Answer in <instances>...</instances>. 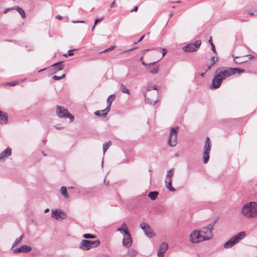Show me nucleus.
I'll return each instance as SVG.
<instances>
[{"label":"nucleus","instance_id":"obj_1","mask_svg":"<svg viewBox=\"0 0 257 257\" xmlns=\"http://www.w3.org/2000/svg\"><path fill=\"white\" fill-rule=\"evenodd\" d=\"M241 214L247 218L257 216V203L255 202H247L244 204L241 209Z\"/></svg>","mask_w":257,"mask_h":257},{"label":"nucleus","instance_id":"obj_2","mask_svg":"<svg viewBox=\"0 0 257 257\" xmlns=\"http://www.w3.org/2000/svg\"><path fill=\"white\" fill-rule=\"evenodd\" d=\"M217 70V72L221 75L223 80L230 77L232 75L235 74L236 72L240 74L244 72V69L238 68L221 67L218 68Z\"/></svg>","mask_w":257,"mask_h":257},{"label":"nucleus","instance_id":"obj_3","mask_svg":"<svg viewBox=\"0 0 257 257\" xmlns=\"http://www.w3.org/2000/svg\"><path fill=\"white\" fill-rule=\"evenodd\" d=\"M245 236V233L244 231L240 232L226 242L224 244L223 247L225 248H230L244 238Z\"/></svg>","mask_w":257,"mask_h":257},{"label":"nucleus","instance_id":"obj_4","mask_svg":"<svg viewBox=\"0 0 257 257\" xmlns=\"http://www.w3.org/2000/svg\"><path fill=\"white\" fill-rule=\"evenodd\" d=\"M178 131V126L172 127L170 129L168 140V144L170 147H175L177 145Z\"/></svg>","mask_w":257,"mask_h":257},{"label":"nucleus","instance_id":"obj_5","mask_svg":"<svg viewBox=\"0 0 257 257\" xmlns=\"http://www.w3.org/2000/svg\"><path fill=\"white\" fill-rule=\"evenodd\" d=\"M56 114L60 118H69L70 121H73L74 120V117L71 114L67 109H65L64 107L57 105L56 106Z\"/></svg>","mask_w":257,"mask_h":257},{"label":"nucleus","instance_id":"obj_6","mask_svg":"<svg viewBox=\"0 0 257 257\" xmlns=\"http://www.w3.org/2000/svg\"><path fill=\"white\" fill-rule=\"evenodd\" d=\"M215 222L208 224L207 226L203 227L200 231L202 236L204 237V240H207L212 237V230L214 226Z\"/></svg>","mask_w":257,"mask_h":257},{"label":"nucleus","instance_id":"obj_7","mask_svg":"<svg viewBox=\"0 0 257 257\" xmlns=\"http://www.w3.org/2000/svg\"><path fill=\"white\" fill-rule=\"evenodd\" d=\"M211 150V141L209 137H207L205 141L204 151H203V159L204 163L206 164L209 159V154Z\"/></svg>","mask_w":257,"mask_h":257},{"label":"nucleus","instance_id":"obj_8","mask_svg":"<svg viewBox=\"0 0 257 257\" xmlns=\"http://www.w3.org/2000/svg\"><path fill=\"white\" fill-rule=\"evenodd\" d=\"M215 73L216 74L214 75L212 79L211 84L210 86L211 89H217L219 88L222 82V77H221L220 73L217 72V70H216Z\"/></svg>","mask_w":257,"mask_h":257},{"label":"nucleus","instance_id":"obj_9","mask_svg":"<svg viewBox=\"0 0 257 257\" xmlns=\"http://www.w3.org/2000/svg\"><path fill=\"white\" fill-rule=\"evenodd\" d=\"M199 230H195L190 235V241L193 243L205 240Z\"/></svg>","mask_w":257,"mask_h":257},{"label":"nucleus","instance_id":"obj_10","mask_svg":"<svg viewBox=\"0 0 257 257\" xmlns=\"http://www.w3.org/2000/svg\"><path fill=\"white\" fill-rule=\"evenodd\" d=\"M201 44V40H196L194 43L187 44L183 48L185 52H192L196 51Z\"/></svg>","mask_w":257,"mask_h":257},{"label":"nucleus","instance_id":"obj_11","mask_svg":"<svg viewBox=\"0 0 257 257\" xmlns=\"http://www.w3.org/2000/svg\"><path fill=\"white\" fill-rule=\"evenodd\" d=\"M51 217L57 220H60V219H65L67 215L62 210L56 209L52 210Z\"/></svg>","mask_w":257,"mask_h":257},{"label":"nucleus","instance_id":"obj_12","mask_svg":"<svg viewBox=\"0 0 257 257\" xmlns=\"http://www.w3.org/2000/svg\"><path fill=\"white\" fill-rule=\"evenodd\" d=\"M122 244L126 248H129L132 245V239L130 232L127 234H123Z\"/></svg>","mask_w":257,"mask_h":257},{"label":"nucleus","instance_id":"obj_13","mask_svg":"<svg viewBox=\"0 0 257 257\" xmlns=\"http://www.w3.org/2000/svg\"><path fill=\"white\" fill-rule=\"evenodd\" d=\"M32 248L31 246L27 245H23L18 248L14 249L13 250V252L14 253H18L20 252L26 253L30 252Z\"/></svg>","mask_w":257,"mask_h":257},{"label":"nucleus","instance_id":"obj_14","mask_svg":"<svg viewBox=\"0 0 257 257\" xmlns=\"http://www.w3.org/2000/svg\"><path fill=\"white\" fill-rule=\"evenodd\" d=\"M12 154V150L8 148L3 151L0 154V162H4L6 158L10 156Z\"/></svg>","mask_w":257,"mask_h":257},{"label":"nucleus","instance_id":"obj_15","mask_svg":"<svg viewBox=\"0 0 257 257\" xmlns=\"http://www.w3.org/2000/svg\"><path fill=\"white\" fill-rule=\"evenodd\" d=\"M54 69L53 73H56L57 71L62 70L64 68V64L63 62H59L53 64L51 66Z\"/></svg>","mask_w":257,"mask_h":257},{"label":"nucleus","instance_id":"obj_16","mask_svg":"<svg viewBox=\"0 0 257 257\" xmlns=\"http://www.w3.org/2000/svg\"><path fill=\"white\" fill-rule=\"evenodd\" d=\"M79 247L82 250H87L90 249L88 240L83 239L79 243Z\"/></svg>","mask_w":257,"mask_h":257},{"label":"nucleus","instance_id":"obj_17","mask_svg":"<svg viewBox=\"0 0 257 257\" xmlns=\"http://www.w3.org/2000/svg\"><path fill=\"white\" fill-rule=\"evenodd\" d=\"M8 121V115L6 113L0 110V123L6 124Z\"/></svg>","mask_w":257,"mask_h":257},{"label":"nucleus","instance_id":"obj_18","mask_svg":"<svg viewBox=\"0 0 257 257\" xmlns=\"http://www.w3.org/2000/svg\"><path fill=\"white\" fill-rule=\"evenodd\" d=\"M145 234L149 238L153 237L155 236V234L153 229L149 225H147V229L144 231Z\"/></svg>","mask_w":257,"mask_h":257},{"label":"nucleus","instance_id":"obj_19","mask_svg":"<svg viewBox=\"0 0 257 257\" xmlns=\"http://www.w3.org/2000/svg\"><path fill=\"white\" fill-rule=\"evenodd\" d=\"M165 183H166V188L168 190H169L170 191L175 192L176 191V189L174 187H172L171 179L166 180Z\"/></svg>","mask_w":257,"mask_h":257},{"label":"nucleus","instance_id":"obj_20","mask_svg":"<svg viewBox=\"0 0 257 257\" xmlns=\"http://www.w3.org/2000/svg\"><path fill=\"white\" fill-rule=\"evenodd\" d=\"M137 254V251L134 249H131L128 250L127 253L123 255V257H136Z\"/></svg>","mask_w":257,"mask_h":257},{"label":"nucleus","instance_id":"obj_21","mask_svg":"<svg viewBox=\"0 0 257 257\" xmlns=\"http://www.w3.org/2000/svg\"><path fill=\"white\" fill-rule=\"evenodd\" d=\"M88 243L89 244L90 248L98 246L100 244V241L99 240L94 241L88 240Z\"/></svg>","mask_w":257,"mask_h":257},{"label":"nucleus","instance_id":"obj_22","mask_svg":"<svg viewBox=\"0 0 257 257\" xmlns=\"http://www.w3.org/2000/svg\"><path fill=\"white\" fill-rule=\"evenodd\" d=\"M168 244L166 242H163L160 245V246L159 247V249L158 250V251H161L163 253H165L166 252V251L168 249Z\"/></svg>","mask_w":257,"mask_h":257},{"label":"nucleus","instance_id":"obj_23","mask_svg":"<svg viewBox=\"0 0 257 257\" xmlns=\"http://www.w3.org/2000/svg\"><path fill=\"white\" fill-rule=\"evenodd\" d=\"M24 237V234H23L21 235L20 237L16 238L15 242L12 244V248L15 247V246H17L20 243L22 242V240L23 237Z\"/></svg>","mask_w":257,"mask_h":257},{"label":"nucleus","instance_id":"obj_24","mask_svg":"<svg viewBox=\"0 0 257 257\" xmlns=\"http://www.w3.org/2000/svg\"><path fill=\"white\" fill-rule=\"evenodd\" d=\"M159 195V193L157 191L150 192L148 194V197L152 200H155Z\"/></svg>","mask_w":257,"mask_h":257},{"label":"nucleus","instance_id":"obj_25","mask_svg":"<svg viewBox=\"0 0 257 257\" xmlns=\"http://www.w3.org/2000/svg\"><path fill=\"white\" fill-rule=\"evenodd\" d=\"M60 191H61V193L63 195V196L65 198H69V196L68 195V192H67V188H66V187L62 186L61 187Z\"/></svg>","mask_w":257,"mask_h":257},{"label":"nucleus","instance_id":"obj_26","mask_svg":"<svg viewBox=\"0 0 257 257\" xmlns=\"http://www.w3.org/2000/svg\"><path fill=\"white\" fill-rule=\"evenodd\" d=\"M15 9L21 15L23 19L26 18V15L24 10L19 7H15Z\"/></svg>","mask_w":257,"mask_h":257},{"label":"nucleus","instance_id":"obj_27","mask_svg":"<svg viewBox=\"0 0 257 257\" xmlns=\"http://www.w3.org/2000/svg\"><path fill=\"white\" fill-rule=\"evenodd\" d=\"M115 97V94H113L111 95H110L107 98V106H109V107H110L111 104L112 103V102L113 100L114 99Z\"/></svg>","mask_w":257,"mask_h":257},{"label":"nucleus","instance_id":"obj_28","mask_svg":"<svg viewBox=\"0 0 257 257\" xmlns=\"http://www.w3.org/2000/svg\"><path fill=\"white\" fill-rule=\"evenodd\" d=\"M119 89L123 93H125L130 95V92L129 89H127L123 84H120V87H119Z\"/></svg>","mask_w":257,"mask_h":257},{"label":"nucleus","instance_id":"obj_29","mask_svg":"<svg viewBox=\"0 0 257 257\" xmlns=\"http://www.w3.org/2000/svg\"><path fill=\"white\" fill-rule=\"evenodd\" d=\"M111 145V143L110 141L106 142L103 145V154L105 153L107 149L110 147Z\"/></svg>","mask_w":257,"mask_h":257},{"label":"nucleus","instance_id":"obj_30","mask_svg":"<svg viewBox=\"0 0 257 257\" xmlns=\"http://www.w3.org/2000/svg\"><path fill=\"white\" fill-rule=\"evenodd\" d=\"M174 169H171L167 172L166 180L171 179V177L174 175Z\"/></svg>","mask_w":257,"mask_h":257},{"label":"nucleus","instance_id":"obj_31","mask_svg":"<svg viewBox=\"0 0 257 257\" xmlns=\"http://www.w3.org/2000/svg\"><path fill=\"white\" fill-rule=\"evenodd\" d=\"M83 238H86V239H89V238L93 239V238H95L96 237V236L95 235H94L93 234H89V233L84 234L83 235Z\"/></svg>","mask_w":257,"mask_h":257},{"label":"nucleus","instance_id":"obj_32","mask_svg":"<svg viewBox=\"0 0 257 257\" xmlns=\"http://www.w3.org/2000/svg\"><path fill=\"white\" fill-rule=\"evenodd\" d=\"M110 111V108L109 107V106H106V107L103 109V110H101V113H102V115H103V116H105V115H106L107 114V113H108V112Z\"/></svg>","mask_w":257,"mask_h":257},{"label":"nucleus","instance_id":"obj_33","mask_svg":"<svg viewBox=\"0 0 257 257\" xmlns=\"http://www.w3.org/2000/svg\"><path fill=\"white\" fill-rule=\"evenodd\" d=\"M145 101L147 103L150 104H153L154 105L156 104V103L157 101V100H152L149 98L146 97V96H145Z\"/></svg>","mask_w":257,"mask_h":257},{"label":"nucleus","instance_id":"obj_34","mask_svg":"<svg viewBox=\"0 0 257 257\" xmlns=\"http://www.w3.org/2000/svg\"><path fill=\"white\" fill-rule=\"evenodd\" d=\"M78 49H72V50H69L67 52V54H65L64 55V56L66 57H67V56H73L74 55V53H73V51H77Z\"/></svg>","mask_w":257,"mask_h":257},{"label":"nucleus","instance_id":"obj_35","mask_svg":"<svg viewBox=\"0 0 257 257\" xmlns=\"http://www.w3.org/2000/svg\"><path fill=\"white\" fill-rule=\"evenodd\" d=\"M117 231H119L121 233H123V234H127L130 232L128 229H124L123 228H118L117 229Z\"/></svg>","mask_w":257,"mask_h":257},{"label":"nucleus","instance_id":"obj_36","mask_svg":"<svg viewBox=\"0 0 257 257\" xmlns=\"http://www.w3.org/2000/svg\"><path fill=\"white\" fill-rule=\"evenodd\" d=\"M232 56L233 57L234 61L235 63L237 64H242L243 62H245V61H242V60H238V59L239 58L238 57H234V55H233Z\"/></svg>","mask_w":257,"mask_h":257},{"label":"nucleus","instance_id":"obj_37","mask_svg":"<svg viewBox=\"0 0 257 257\" xmlns=\"http://www.w3.org/2000/svg\"><path fill=\"white\" fill-rule=\"evenodd\" d=\"M65 77V74H63L61 76H58L57 75H54L52 78H53V79H54L55 80H59L62 79L63 78H64Z\"/></svg>","mask_w":257,"mask_h":257},{"label":"nucleus","instance_id":"obj_38","mask_svg":"<svg viewBox=\"0 0 257 257\" xmlns=\"http://www.w3.org/2000/svg\"><path fill=\"white\" fill-rule=\"evenodd\" d=\"M19 83V81H14L11 82H8L7 84L10 86H14Z\"/></svg>","mask_w":257,"mask_h":257},{"label":"nucleus","instance_id":"obj_39","mask_svg":"<svg viewBox=\"0 0 257 257\" xmlns=\"http://www.w3.org/2000/svg\"><path fill=\"white\" fill-rule=\"evenodd\" d=\"M147 225H149L145 223H143L140 224V227L144 231H145L147 229Z\"/></svg>","mask_w":257,"mask_h":257},{"label":"nucleus","instance_id":"obj_40","mask_svg":"<svg viewBox=\"0 0 257 257\" xmlns=\"http://www.w3.org/2000/svg\"><path fill=\"white\" fill-rule=\"evenodd\" d=\"M159 71V67H157V68L153 69L152 70H151L150 71V72L152 74H156Z\"/></svg>","mask_w":257,"mask_h":257},{"label":"nucleus","instance_id":"obj_41","mask_svg":"<svg viewBox=\"0 0 257 257\" xmlns=\"http://www.w3.org/2000/svg\"><path fill=\"white\" fill-rule=\"evenodd\" d=\"M115 47H116L115 46H111L110 47H109L108 48L105 49L104 50L102 51L101 53H103V52H107L108 51L112 50L113 49H114L115 48Z\"/></svg>","mask_w":257,"mask_h":257},{"label":"nucleus","instance_id":"obj_42","mask_svg":"<svg viewBox=\"0 0 257 257\" xmlns=\"http://www.w3.org/2000/svg\"><path fill=\"white\" fill-rule=\"evenodd\" d=\"M14 9H15V7H12V8H6L4 10V13L6 14V13H8L9 11L12 10H14Z\"/></svg>","mask_w":257,"mask_h":257},{"label":"nucleus","instance_id":"obj_43","mask_svg":"<svg viewBox=\"0 0 257 257\" xmlns=\"http://www.w3.org/2000/svg\"><path fill=\"white\" fill-rule=\"evenodd\" d=\"M103 20V17L99 19H96L94 21V24L96 25L98 23L100 22Z\"/></svg>","mask_w":257,"mask_h":257},{"label":"nucleus","instance_id":"obj_44","mask_svg":"<svg viewBox=\"0 0 257 257\" xmlns=\"http://www.w3.org/2000/svg\"><path fill=\"white\" fill-rule=\"evenodd\" d=\"M94 114L98 116H103L100 111L97 110L94 112Z\"/></svg>","mask_w":257,"mask_h":257},{"label":"nucleus","instance_id":"obj_45","mask_svg":"<svg viewBox=\"0 0 257 257\" xmlns=\"http://www.w3.org/2000/svg\"><path fill=\"white\" fill-rule=\"evenodd\" d=\"M217 58H216L215 57L213 56L211 58V63H213V64L217 61Z\"/></svg>","mask_w":257,"mask_h":257},{"label":"nucleus","instance_id":"obj_46","mask_svg":"<svg viewBox=\"0 0 257 257\" xmlns=\"http://www.w3.org/2000/svg\"><path fill=\"white\" fill-rule=\"evenodd\" d=\"M155 63H156V62H152V63H150L149 64H147L146 68H150L151 67V66L152 65H154Z\"/></svg>","mask_w":257,"mask_h":257},{"label":"nucleus","instance_id":"obj_47","mask_svg":"<svg viewBox=\"0 0 257 257\" xmlns=\"http://www.w3.org/2000/svg\"><path fill=\"white\" fill-rule=\"evenodd\" d=\"M248 14L251 16H253L255 15V14H257V10H255V12L249 11L248 12Z\"/></svg>","mask_w":257,"mask_h":257},{"label":"nucleus","instance_id":"obj_48","mask_svg":"<svg viewBox=\"0 0 257 257\" xmlns=\"http://www.w3.org/2000/svg\"><path fill=\"white\" fill-rule=\"evenodd\" d=\"M213 65H214L213 63H211V64H210V65L208 66L207 69L206 70V72L210 70Z\"/></svg>","mask_w":257,"mask_h":257},{"label":"nucleus","instance_id":"obj_49","mask_svg":"<svg viewBox=\"0 0 257 257\" xmlns=\"http://www.w3.org/2000/svg\"><path fill=\"white\" fill-rule=\"evenodd\" d=\"M164 253L161 251H158L157 253L158 257H164Z\"/></svg>","mask_w":257,"mask_h":257},{"label":"nucleus","instance_id":"obj_50","mask_svg":"<svg viewBox=\"0 0 257 257\" xmlns=\"http://www.w3.org/2000/svg\"><path fill=\"white\" fill-rule=\"evenodd\" d=\"M151 89H153V90H157V86H152L151 88H149L147 90L148 91H150L151 90Z\"/></svg>","mask_w":257,"mask_h":257},{"label":"nucleus","instance_id":"obj_51","mask_svg":"<svg viewBox=\"0 0 257 257\" xmlns=\"http://www.w3.org/2000/svg\"><path fill=\"white\" fill-rule=\"evenodd\" d=\"M211 46V50L212 51L215 53H216V50H215V46L214 44H212Z\"/></svg>","mask_w":257,"mask_h":257},{"label":"nucleus","instance_id":"obj_52","mask_svg":"<svg viewBox=\"0 0 257 257\" xmlns=\"http://www.w3.org/2000/svg\"><path fill=\"white\" fill-rule=\"evenodd\" d=\"M121 228H123L124 229H128L127 226L125 223H123L122 224Z\"/></svg>","mask_w":257,"mask_h":257},{"label":"nucleus","instance_id":"obj_53","mask_svg":"<svg viewBox=\"0 0 257 257\" xmlns=\"http://www.w3.org/2000/svg\"><path fill=\"white\" fill-rule=\"evenodd\" d=\"M73 23H85L84 21H72Z\"/></svg>","mask_w":257,"mask_h":257},{"label":"nucleus","instance_id":"obj_54","mask_svg":"<svg viewBox=\"0 0 257 257\" xmlns=\"http://www.w3.org/2000/svg\"><path fill=\"white\" fill-rule=\"evenodd\" d=\"M162 51H163V56H162V57H163L166 55V54L167 53V51H166L165 48L162 49Z\"/></svg>","mask_w":257,"mask_h":257},{"label":"nucleus","instance_id":"obj_55","mask_svg":"<svg viewBox=\"0 0 257 257\" xmlns=\"http://www.w3.org/2000/svg\"><path fill=\"white\" fill-rule=\"evenodd\" d=\"M145 35H144L143 36H142V37L139 39V40L137 42H135V44H136L137 43H138V42H139L141 41L143 39V38L145 37Z\"/></svg>","mask_w":257,"mask_h":257},{"label":"nucleus","instance_id":"obj_56","mask_svg":"<svg viewBox=\"0 0 257 257\" xmlns=\"http://www.w3.org/2000/svg\"><path fill=\"white\" fill-rule=\"evenodd\" d=\"M137 10H138V7L136 6L131 11V12H137Z\"/></svg>","mask_w":257,"mask_h":257},{"label":"nucleus","instance_id":"obj_57","mask_svg":"<svg viewBox=\"0 0 257 257\" xmlns=\"http://www.w3.org/2000/svg\"><path fill=\"white\" fill-rule=\"evenodd\" d=\"M56 19L59 20H61L62 19V17L60 15H57L56 17Z\"/></svg>","mask_w":257,"mask_h":257},{"label":"nucleus","instance_id":"obj_58","mask_svg":"<svg viewBox=\"0 0 257 257\" xmlns=\"http://www.w3.org/2000/svg\"><path fill=\"white\" fill-rule=\"evenodd\" d=\"M209 43L211 45H212V44H213V42H212V37H210V38H209V40L208 41Z\"/></svg>","mask_w":257,"mask_h":257},{"label":"nucleus","instance_id":"obj_59","mask_svg":"<svg viewBox=\"0 0 257 257\" xmlns=\"http://www.w3.org/2000/svg\"><path fill=\"white\" fill-rule=\"evenodd\" d=\"M114 4H115V1H114L113 2H112L111 4H110V8H113L114 6Z\"/></svg>","mask_w":257,"mask_h":257},{"label":"nucleus","instance_id":"obj_60","mask_svg":"<svg viewBox=\"0 0 257 257\" xmlns=\"http://www.w3.org/2000/svg\"><path fill=\"white\" fill-rule=\"evenodd\" d=\"M247 56L249 57V59H251L254 57V56L252 55H248Z\"/></svg>","mask_w":257,"mask_h":257},{"label":"nucleus","instance_id":"obj_61","mask_svg":"<svg viewBox=\"0 0 257 257\" xmlns=\"http://www.w3.org/2000/svg\"><path fill=\"white\" fill-rule=\"evenodd\" d=\"M26 79V78L24 79H21L20 80H18L19 81V83L20 82H24L25 80Z\"/></svg>","mask_w":257,"mask_h":257},{"label":"nucleus","instance_id":"obj_62","mask_svg":"<svg viewBox=\"0 0 257 257\" xmlns=\"http://www.w3.org/2000/svg\"><path fill=\"white\" fill-rule=\"evenodd\" d=\"M55 127L57 130H61L63 128V127H58V126H55Z\"/></svg>","mask_w":257,"mask_h":257},{"label":"nucleus","instance_id":"obj_63","mask_svg":"<svg viewBox=\"0 0 257 257\" xmlns=\"http://www.w3.org/2000/svg\"><path fill=\"white\" fill-rule=\"evenodd\" d=\"M49 208H46V209L45 210L44 212H45V213H47V212H49Z\"/></svg>","mask_w":257,"mask_h":257},{"label":"nucleus","instance_id":"obj_64","mask_svg":"<svg viewBox=\"0 0 257 257\" xmlns=\"http://www.w3.org/2000/svg\"><path fill=\"white\" fill-rule=\"evenodd\" d=\"M173 15V13H171L170 14H169V17L170 18H171Z\"/></svg>","mask_w":257,"mask_h":257}]
</instances>
